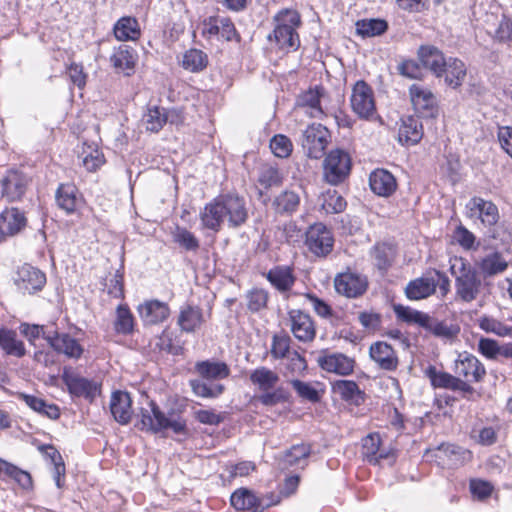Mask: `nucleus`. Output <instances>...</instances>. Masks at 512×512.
I'll use <instances>...</instances> for the list:
<instances>
[{
    "mask_svg": "<svg viewBox=\"0 0 512 512\" xmlns=\"http://www.w3.org/2000/svg\"><path fill=\"white\" fill-rule=\"evenodd\" d=\"M172 239L186 251H197L200 247L198 238L187 228L179 225L172 231Z\"/></svg>",
    "mask_w": 512,
    "mask_h": 512,
    "instance_id": "69168bd1",
    "label": "nucleus"
},
{
    "mask_svg": "<svg viewBox=\"0 0 512 512\" xmlns=\"http://www.w3.org/2000/svg\"><path fill=\"white\" fill-rule=\"evenodd\" d=\"M369 281L365 275L347 268L334 277L335 291L346 298L356 299L362 297L368 290Z\"/></svg>",
    "mask_w": 512,
    "mask_h": 512,
    "instance_id": "9d476101",
    "label": "nucleus"
},
{
    "mask_svg": "<svg viewBox=\"0 0 512 512\" xmlns=\"http://www.w3.org/2000/svg\"><path fill=\"white\" fill-rule=\"evenodd\" d=\"M220 197L228 226L231 228L243 226L249 217L245 198L237 193L220 194Z\"/></svg>",
    "mask_w": 512,
    "mask_h": 512,
    "instance_id": "6ab92c4d",
    "label": "nucleus"
},
{
    "mask_svg": "<svg viewBox=\"0 0 512 512\" xmlns=\"http://www.w3.org/2000/svg\"><path fill=\"white\" fill-rule=\"evenodd\" d=\"M19 399L22 400L30 409L51 420H57L60 415V408L55 403H48L43 398L26 393H20Z\"/></svg>",
    "mask_w": 512,
    "mask_h": 512,
    "instance_id": "37998d69",
    "label": "nucleus"
},
{
    "mask_svg": "<svg viewBox=\"0 0 512 512\" xmlns=\"http://www.w3.org/2000/svg\"><path fill=\"white\" fill-rule=\"evenodd\" d=\"M290 384L297 396L310 403H318L325 394L324 385L321 382H305L299 379H293Z\"/></svg>",
    "mask_w": 512,
    "mask_h": 512,
    "instance_id": "79ce46f5",
    "label": "nucleus"
},
{
    "mask_svg": "<svg viewBox=\"0 0 512 512\" xmlns=\"http://www.w3.org/2000/svg\"><path fill=\"white\" fill-rule=\"evenodd\" d=\"M300 206V196L292 190H284L272 201V208L276 214L292 215Z\"/></svg>",
    "mask_w": 512,
    "mask_h": 512,
    "instance_id": "de8ad7c7",
    "label": "nucleus"
},
{
    "mask_svg": "<svg viewBox=\"0 0 512 512\" xmlns=\"http://www.w3.org/2000/svg\"><path fill=\"white\" fill-rule=\"evenodd\" d=\"M55 199L58 207L66 214H76L84 202L82 194L74 183L59 184Z\"/></svg>",
    "mask_w": 512,
    "mask_h": 512,
    "instance_id": "393cba45",
    "label": "nucleus"
},
{
    "mask_svg": "<svg viewBox=\"0 0 512 512\" xmlns=\"http://www.w3.org/2000/svg\"><path fill=\"white\" fill-rule=\"evenodd\" d=\"M143 123L147 131L158 133L167 123L166 109L157 105H147L143 115Z\"/></svg>",
    "mask_w": 512,
    "mask_h": 512,
    "instance_id": "864d4df0",
    "label": "nucleus"
},
{
    "mask_svg": "<svg viewBox=\"0 0 512 512\" xmlns=\"http://www.w3.org/2000/svg\"><path fill=\"white\" fill-rule=\"evenodd\" d=\"M110 410L118 423L121 425L128 424L133 414L130 394L123 391H115L111 397Z\"/></svg>",
    "mask_w": 512,
    "mask_h": 512,
    "instance_id": "473e14b6",
    "label": "nucleus"
},
{
    "mask_svg": "<svg viewBox=\"0 0 512 512\" xmlns=\"http://www.w3.org/2000/svg\"><path fill=\"white\" fill-rule=\"evenodd\" d=\"M369 186L374 194L387 198L396 192L398 183L390 171L377 168L369 175Z\"/></svg>",
    "mask_w": 512,
    "mask_h": 512,
    "instance_id": "7c9ffc66",
    "label": "nucleus"
},
{
    "mask_svg": "<svg viewBox=\"0 0 512 512\" xmlns=\"http://www.w3.org/2000/svg\"><path fill=\"white\" fill-rule=\"evenodd\" d=\"M189 386L192 392L200 398L215 399L221 396L225 391V386L220 383L208 385L200 379H191Z\"/></svg>",
    "mask_w": 512,
    "mask_h": 512,
    "instance_id": "bf43d9fd",
    "label": "nucleus"
},
{
    "mask_svg": "<svg viewBox=\"0 0 512 512\" xmlns=\"http://www.w3.org/2000/svg\"><path fill=\"white\" fill-rule=\"evenodd\" d=\"M469 491L478 501H485L491 497L494 486L491 482L480 478H472L469 480Z\"/></svg>",
    "mask_w": 512,
    "mask_h": 512,
    "instance_id": "338daca9",
    "label": "nucleus"
},
{
    "mask_svg": "<svg viewBox=\"0 0 512 512\" xmlns=\"http://www.w3.org/2000/svg\"><path fill=\"white\" fill-rule=\"evenodd\" d=\"M44 339L57 354L69 359L78 360L84 353L83 345L69 333L55 331L52 336H44Z\"/></svg>",
    "mask_w": 512,
    "mask_h": 512,
    "instance_id": "4be33fe9",
    "label": "nucleus"
},
{
    "mask_svg": "<svg viewBox=\"0 0 512 512\" xmlns=\"http://www.w3.org/2000/svg\"><path fill=\"white\" fill-rule=\"evenodd\" d=\"M332 390L342 400L359 405L364 399V393L353 380H337L332 384Z\"/></svg>",
    "mask_w": 512,
    "mask_h": 512,
    "instance_id": "8fccbe9b",
    "label": "nucleus"
},
{
    "mask_svg": "<svg viewBox=\"0 0 512 512\" xmlns=\"http://www.w3.org/2000/svg\"><path fill=\"white\" fill-rule=\"evenodd\" d=\"M369 355L377 366L385 371H395L399 365L397 352L385 341H376L369 348Z\"/></svg>",
    "mask_w": 512,
    "mask_h": 512,
    "instance_id": "cd10ccee",
    "label": "nucleus"
},
{
    "mask_svg": "<svg viewBox=\"0 0 512 512\" xmlns=\"http://www.w3.org/2000/svg\"><path fill=\"white\" fill-rule=\"evenodd\" d=\"M202 36L211 39L218 36L222 41L240 43L241 34L229 16L212 15L203 20Z\"/></svg>",
    "mask_w": 512,
    "mask_h": 512,
    "instance_id": "1a4fd4ad",
    "label": "nucleus"
},
{
    "mask_svg": "<svg viewBox=\"0 0 512 512\" xmlns=\"http://www.w3.org/2000/svg\"><path fill=\"white\" fill-rule=\"evenodd\" d=\"M424 375L429 379L430 385L434 389H446L451 391H458L461 394V387L456 374L439 370L434 365H429L424 370Z\"/></svg>",
    "mask_w": 512,
    "mask_h": 512,
    "instance_id": "72a5a7b5",
    "label": "nucleus"
},
{
    "mask_svg": "<svg viewBox=\"0 0 512 512\" xmlns=\"http://www.w3.org/2000/svg\"><path fill=\"white\" fill-rule=\"evenodd\" d=\"M393 311L397 321L407 325H416L423 329L428 323V313L422 312L402 304H394Z\"/></svg>",
    "mask_w": 512,
    "mask_h": 512,
    "instance_id": "09e8293b",
    "label": "nucleus"
},
{
    "mask_svg": "<svg viewBox=\"0 0 512 512\" xmlns=\"http://www.w3.org/2000/svg\"><path fill=\"white\" fill-rule=\"evenodd\" d=\"M444 69L445 73L442 78L447 86L456 89L463 84L467 75V69L462 60L456 57H449Z\"/></svg>",
    "mask_w": 512,
    "mask_h": 512,
    "instance_id": "49530a36",
    "label": "nucleus"
},
{
    "mask_svg": "<svg viewBox=\"0 0 512 512\" xmlns=\"http://www.w3.org/2000/svg\"><path fill=\"white\" fill-rule=\"evenodd\" d=\"M3 474L16 482L23 490L30 491L33 489V479L28 471L23 470L10 462H6Z\"/></svg>",
    "mask_w": 512,
    "mask_h": 512,
    "instance_id": "052dcab7",
    "label": "nucleus"
},
{
    "mask_svg": "<svg viewBox=\"0 0 512 512\" xmlns=\"http://www.w3.org/2000/svg\"><path fill=\"white\" fill-rule=\"evenodd\" d=\"M230 505L237 512H263L265 510L262 499L246 487L237 488L231 494Z\"/></svg>",
    "mask_w": 512,
    "mask_h": 512,
    "instance_id": "c756f323",
    "label": "nucleus"
},
{
    "mask_svg": "<svg viewBox=\"0 0 512 512\" xmlns=\"http://www.w3.org/2000/svg\"><path fill=\"white\" fill-rule=\"evenodd\" d=\"M273 21L275 26L268 39L274 40L280 50L297 51L301 43L297 32L302 24L300 13L296 9L283 8L274 15Z\"/></svg>",
    "mask_w": 512,
    "mask_h": 512,
    "instance_id": "f257e3e1",
    "label": "nucleus"
},
{
    "mask_svg": "<svg viewBox=\"0 0 512 512\" xmlns=\"http://www.w3.org/2000/svg\"><path fill=\"white\" fill-rule=\"evenodd\" d=\"M136 427L145 432L159 433L167 429L165 412H163L154 400H148L145 407H141L137 415Z\"/></svg>",
    "mask_w": 512,
    "mask_h": 512,
    "instance_id": "aec40b11",
    "label": "nucleus"
},
{
    "mask_svg": "<svg viewBox=\"0 0 512 512\" xmlns=\"http://www.w3.org/2000/svg\"><path fill=\"white\" fill-rule=\"evenodd\" d=\"M316 363L323 371L340 376H348L354 373L356 361L340 352H330L329 349L318 351Z\"/></svg>",
    "mask_w": 512,
    "mask_h": 512,
    "instance_id": "4468645a",
    "label": "nucleus"
},
{
    "mask_svg": "<svg viewBox=\"0 0 512 512\" xmlns=\"http://www.w3.org/2000/svg\"><path fill=\"white\" fill-rule=\"evenodd\" d=\"M81 157L82 164L89 173L98 171L106 162L103 152L97 146L86 143L82 146Z\"/></svg>",
    "mask_w": 512,
    "mask_h": 512,
    "instance_id": "603ef678",
    "label": "nucleus"
},
{
    "mask_svg": "<svg viewBox=\"0 0 512 512\" xmlns=\"http://www.w3.org/2000/svg\"><path fill=\"white\" fill-rule=\"evenodd\" d=\"M250 381L258 387L260 391H268L275 387L279 381V375L267 367H259L250 374Z\"/></svg>",
    "mask_w": 512,
    "mask_h": 512,
    "instance_id": "6e6d98bb",
    "label": "nucleus"
},
{
    "mask_svg": "<svg viewBox=\"0 0 512 512\" xmlns=\"http://www.w3.org/2000/svg\"><path fill=\"white\" fill-rule=\"evenodd\" d=\"M270 149L278 158H288L293 151V144L284 134H276L270 140Z\"/></svg>",
    "mask_w": 512,
    "mask_h": 512,
    "instance_id": "774afa93",
    "label": "nucleus"
},
{
    "mask_svg": "<svg viewBox=\"0 0 512 512\" xmlns=\"http://www.w3.org/2000/svg\"><path fill=\"white\" fill-rule=\"evenodd\" d=\"M312 454V445L310 443H300L292 445L287 449L282 457L286 468L300 466L305 468L308 465V458Z\"/></svg>",
    "mask_w": 512,
    "mask_h": 512,
    "instance_id": "c03bdc74",
    "label": "nucleus"
},
{
    "mask_svg": "<svg viewBox=\"0 0 512 512\" xmlns=\"http://www.w3.org/2000/svg\"><path fill=\"white\" fill-rule=\"evenodd\" d=\"M291 338L285 333H276L272 336L270 355L274 360H284L289 356L291 350Z\"/></svg>",
    "mask_w": 512,
    "mask_h": 512,
    "instance_id": "680f3d73",
    "label": "nucleus"
},
{
    "mask_svg": "<svg viewBox=\"0 0 512 512\" xmlns=\"http://www.w3.org/2000/svg\"><path fill=\"white\" fill-rule=\"evenodd\" d=\"M320 200L321 209L326 214H339L344 212L347 207V201L335 189H328L323 192L320 196Z\"/></svg>",
    "mask_w": 512,
    "mask_h": 512,
    "instance_id": "5fc2aeb1",
    "label": "nucleus"
},
{
    "mask_svg": "<svg viewBox=\"0 0 512 512\" xmlns=\"http://www.w3.org/2000/svg\"><path fill=\"white\" fill-rule=\"evenodd\" d=\"M349 102L352 112L359 119L365 121L381 119L376 107L374 90L365 80H357L353 84Z\"/></svg>",
    "mask_w": 512,
    "mask_h": 512,
    "instance_id": "39448f33",
    "label": "nucleus"
},
{
    "mask_svg": "<svg viewBox=\"0 0 512 512\" xmlns=\"http://www.w3.org/2000/svg\"><path fill=\"white\" fill-rule=\"evenodd\" d=\"M285 324L294 338L301 343H311L316 338V322L308 312L290 309L287 312Z\"/></svg>",
    "mask_w": 512,
    "mask_h": 512,
    "instance_id": "6e6552de",
    "label": "nucleus"
},
{
    "mask_svg": "<svg viewBox=\"0 0 512 512\" xmlns=\"http://www.w3.org/2000/svg\"><path fill=\"white\" fill-rule=\"evenodd\" d=\"M114 37L120 42L138 41L141 37V27L138 20L132 16H123L113 27Z\"/></svg>",
    "mask_w": 512,
    "mask_h": 512,
    "instance_id": "e433bc0d",
    "label": "nucleus"
},
{
    "mask_svg": "<svg viewBox=\"0 0 512 512\" xmlns=\"http://www.w3.org/2000/svg\"><path fill=\"white\" fill-rule=\"evenodd\" d=\"M446 297L451 290V281L445 272L428 268L420 277L410 280L404 288V295L410 301L428 299L436 294Z\"/></svg>",
    "mask_w": 512,
    "mask_h": 512,
    "instance_id": "7ed1b4c3",
    "label": "nucleus"
},
{
    "mask_svg": "<svg viewBox=\"0 0 512 512\" xmlns=\"http://www.w3.org/2000/svg\"><path fill=\"white\" fill-rule=\"evenodd\" d=\"M418 116H407L402 119L398 132V140L402 144L415 145L424 135L423 125Z\"/></svg>",
    "mask_w": 512,
    "mask_h": 512,
    "instance_id": "f704fd0d",
    "label": "nucleus"
},
{
    "mask_svg": "<svg viewBox=\"0 0 512 512\" xmlns=\"http://www.w3.org/2000/svg\"><path fill=\"white\" fill-rule=\"evenodd\" d=\"M266 279L280 292H287L292 289L296 282L293 268L285 265H278L271 268L266 274Z\"/></svg>",
    "mask_w": 512,
    "mask_h": 512,
    "instance_id": "c9c22d12",
    "label": "nucleus"
},
{
    "mask_svg": "<svg viewBox=\"0 0 512 512\" xmlns=\"http://www.w3.org/2000/svg\"><path fill=\"white\" fill-rule=\"evenodd\" d=\"M208 63L207 54L200 49L191 48L183 54L182 67L192 73L203 71Z\"/></svg>",
    "mask_w": 512,
    "mask_h": 512,
    "instance_id": "13d9d810",
    "label": "nucleus"
},
{
    "mask_svg": "<svg viewBox=\"0 0 512 512\" xmlns=\"http://www.w3.org/2000/svg\"><path fill=\"white\" fill-rule=\"evenodd\" d=\"M494 43L512 46V18L503 14L494 32L490 34Z\"/></svg>",
    "mask_w": 512,
    "mask_h": 512,
    "instance_id": "e2e57ef3",
    "label": "nucleus"
},
{
    "mask_svg": "<svg viewBox=\"0 0 512 512\" xmlns=\"http://www.w3.org/2000/svg\"><path fill=\"white\" fill-rule=\"evenodd\" d=\"M221 200L220 195L214 197L200 211L199 217L203 229L213 231L214 233H218L222 229L225 215Z\"/></svg>",
    "mask_w": 512,
    "mask_h": 512,
    "instance_id": "a878e982",
    "label": "nucleus"
},
{
    "mask_svg": "<svg viewBox=\"0 0 512 512\" xmlns=\"http://www.w3.org/2000/svg\"><path fill=\"white\" fill-rule=\"evenodd\" d=\"M382 438L379 432H371L361 439V457L370 465H380L383 460L395 459L396 453L393 449L382 446Z\"/></svg>",
    "mask_w": 512,
    "mask_h": 512,
    "instance_id": "dca6fc26",
    "label": "nucleus"
},
{
    "mask_svg": "<svg viewBox=\"0 0 512 512\" xmlns=\"http://www.w3.org/2000/svg\"><path fill=\"white\" fill-rule=\"evenodd\" d=\"M356 34L362 38H371L384 34L388 30V22L380 18L359 19L355 23Z\"/></svg>",
    "mask_w": 512,
    "mask_h": 512,
    "instance_id": "3c124183",
    "label": "nucleus"
},
{
    "mask_svg": "<svg viewBox=\"0 0 512 512\" xmlns=\"http://www.w3.org/2000/svg\"><path fill=\"white\" fill-rule=\"evenodd\" d=\"M0 348L6 355L22 358L27 351L25 344L17 336L15 330L1 326L0 328Z\"/></svg>",
    "mask_w": 512,
    "mask_h": 512,
    "instance_id": "ea45409f",
    "label": "nucleus"
},
{
    "mask_svg": "<svg viewBox=\"0 0 512 512\" xmlns=\"http://www.w3.org/2000/svg\"><path fill=\"white\" fill-rule=\"evenodd\" d=\"M475 267L483 278L497 276L508 268V262L501 252L493 251L479 258Z\"/></svg>",
    "mask_w": 512,
    "mask_h": 512,
    "instance_id": "2f4dec72",
    "label": "nucleus"
},
{
    "mask_svg": "<svg viewBox=\"0 0 512 512\" xmlns=\"http://www.w3.org/2000/svg\"><path fill=\"white\" fill-rule=\"evenodd\" d=\"M137 312L144 323L156 325L165 322L170 317L171 309L168 303L151 299L138 305Z\"/></svg>",
    "mask_w": 512,
    "mask_h": 512,
    "instance_id": "c85d7f7f",
    "label": "nucleus"
},
{
    "mask_svg": "<svg viewBox=\"0 0 512 512\" xmlns=\"http://www.w3.org/2000/svg\"><path fill=\"white\" fill-rule=\"evenodd\" d=\"M137 322L127 304H120L115 311L113 329L116 334L123 336L133 335L136 331Z\"/></svg>",
    "mask_w": 512,
    "mask_h": 512,
    "instance_id": "58836bf2",
    "label": "nucleus"
},
{
    "mask_svg": "<svg viewBox=\"0 0 512 512\" xmlns=\"http://www.w3.org/2000/svg\"><path fill=\"white\" fill-rule=\"evenodd\" d=\"M417 58L422 67L430 71L436 78H442L448 59L434 45H421L417 50Z\"/></svg>",
    "mask_w": 512,
    "mask_h": 512,
    "instance_id": "b1692460",
    "label": "nucleus"
},
{
    "mask_svg": "<svg viewBox=\"0 0 512 512\" xmlns=\"http://www.w3.org/2000/svg\"><path fill=\"white\" fill-rule=\"evenodd\" d=\"M31 179L18 169H9L0 180V195L9 203L23 200Z\"/></svg>",
    "mask_w": 512,
    "mask_h": 512,
    "instance_id": "9b49d317",
    "label": "nucleus"
},
{
    "mask_svg": "<svg viewBox=\"0 0 512 512\" xmlns=\"http://www.w3.org/2000/svg\"><path fill=\"white\" fill-rule=\"evenodd\" d=\"M450 270L452 275H456V297L466 303L474 301L478 297L482 286L477 271L463 257H455Z\"/></svg>",
    "mask_w": 512,
    "mask_h": 512,
    "instance_id": "20e7f679",
    "label": "nucleus"
},
{
    "mask_svg": "<svg viewBox=\"0 0 512 512\" xmlns=\"http://www.w3.org/2000/svg\"><path fill=\"white\" fill-rule=\"evenodd\" d=\"M454 373L460 382L461 398L474 401L481 397L474 385L482 383L487 372L484 364L476 356L468 352L460 353L454 364Z\"/></svg>",
    "mask_w": 512,
    "mask_h": 512,
    "instance_id": "f03ea898",
    "label": "nucleus"
},
{
    "mask_svg": "<svg viewBox=\"0 0 512 512\" xmlns=\"http://www.w3.org/2000/svg\"><path fill=\"white\" fill-rule=\"evenodd\" d=\"M194 369L205 380H221L228 378L230 375V368L223 361H198L195 363Z\"/></svg>",
    "mask_w": 512,
    "mask_h": 512,
    "instance_id": "4c0bfd02",
    "label": "nucleus"
},
{
    "mask_svg": "<svg viewBox=\"0 0 512 512\" xmlns=\"http://www.w3.org/2000/svg\"><path fill=\"white\" fill-rule=\"evenodd\" d=\"M138 61L137 51L129 45L121 44L113 49L109 63L115 73L130 77L135 73Z\"/></svg>",
    "mask_w": 512,
    "mask_h": 512,
    "instance_id": "5701e85b",
    "label": "nucleus"
},
{
    "mask_svg": "<svg viewBox=\"0 0 512 512\" xmlns=\"http://www.w3.org/2000/svg\"><path fill=\"white\" fill-rule=\"evenodd\" d=\"M256 469L251 461H241L236 464L226 465L224 471L226 474H220L223 483L230 484L236 477H246Z\"/></svg>",
    "mask_w": 512,
    "mask_h": 512,
    "instance_id": "0e129e2a",
    "label": "nucleus"
},
{
    "mask_svg": "<svg viewBox=\"0 0 512 512\" xmlns=\"http://www.w3.org/2000/svg\"><path fill=\"white\" fill-rule=\"evenodd\" d=\"M409 96L418 117L435 119L439 116L440 107L434 93L419 84H412L409 87Z\"/></svg>",
    "mask_w": 512,
    "mask_h": 512,
    "instance_id": "f8f14e48",
    "label": "nucleus"
},
{
    "mask_svg": "<svg viewBox=\"0 0 512 512\" xmlns=\"http://www.w3.org/2000/svg\"><path fill=\"white\" fill-rule=\"evenodd\" d=\"M186 406L183 401L175 399L165 413L167 429L172 430L175 434H184L187 431V422L183 417Z\"/></svg>",
    "mask_w": 512,
    "mask_h": 512,
    "instance_id": "a18cd8bd",
    "label": "nucleus"
},
{
    "mask_svg": "<svg viewBox=\"0 0 512 512\" xmlns=\"http://www.w3.org/2000/svg\"><path fill=\"white\" fill-rule=\"evenodd\" d=\"M334 243V234L324 223L316 222L306 229L304 244L315 257L326 258L333 251Z\"/></svg>",
    "mask_w": 512,
    "mask_h": 512,
    "instance_id": "0eeeda50",
    "label": "nucleus"
},
{
    "mask_svg": "<svg viewBox=\"0 0 512 512\" xmlns=\"http://www.w3.org/2000/svg\"><path fill=\"white\" fill-rule=\"evenodd\" d=\"M61 379L66 385L69 394L73 397L85 398L92 401L97 394V384L81 376L72 367L63 368Z\"/></svg>",
    "mask_w": 512,
    "mask_h": 512,
    "instance_id": "f3484780",
    "label": "nucleus"
},
{
    "mask_svg": "<svg viewBox=\"0 0 512 512\" xmlns=\"http://www.w3.org/2000/svg\"><path fill=\"white\" fill-rule=\"evenodd\" d=\"M329 141L330 132L320 123L308 125L302 134V147L311 159L322 158Z\"/></svg>",
    "mask_w": 512,
    "mask_h": 512,
    "instance_id": "ddd939ff",
    "label": "nucleus"
},
{
    "mask_svg": "<svg viewBox=\"0 0 512 512\" xmlns=\"http://www.w3.org/2000/svg\"><path fill=\"white\" fill-rule=\"evenodd\" d=\"M13 280L18 290L24 294H34L41 291L47 281L44 272L27 263L17 268Z\"/></svg>",
    "mask_w": 512,
    "mask_h": 512,
    "instance_id": "a211bd4d",
    "label": "nucleus"
},
{
    "mask_svg": "<svg viewBox=\"0 0 512 512\" xmlns=\"http://www.w3.org/2000/svg\"><path fill=\"white\" fill-rule=\"evenodd\" d=\"M352 159L343 149H333L325 157L323 162V178L330 185L343 183L350 175Z\"/></svg>",
    "mask_w": 512,
    "mask_h": 512,
    "instance_id": "423d86ee",
    "label": "nucleus"
},
{
    "mask_svg": "<svg viewBox=\"0 0 512 512\" xmlns=\"http://www.w3.org/2000/svg\"><path fill=\"white\" fill-rule=\"evenodd\" d=\"M206 322L203 309L194 304L186 303L179 309L177 325L181 332L194 333Z\"/></svg>",
    "mask_w": 512,
    "mask_h": 512,
    "instance_id": "bb28decb",
    "label": "nucleus"
},
{
    "mask_svg": "<svg viewBox=\"0 0 512 512\" xmlns=\"http://www.w3.org/2000/svg\"><path fill=\"white\" fill-rule=\"evenodd\" d=\"M423 329L434 337L445 341L455 339L460 332L459 325L448 322L447 320H439L429 314L427 326H424Z\"/></svg>",
    "mask_w": 512,
    "mask_h": 512,
    "instance_id": "a19ab883",
    "label": "nucleus"
},
{
    "mask_svg": "<svg viewBox=\"0 0 512 512\" xmlns=\"http://www.w3.org/2000/svg\"><path fill=\"white\" fill-rule=\"evenodd\" d=\"M465 215L470 220H479L485 227L495 226L499 219V209L491 200L474 196L465 205Z\"/></svg>",
    "mask_w": 512,
    "mask_h": 512,
    "instance_id": "2eb2a0df",
    "label": "nucleus"
},
{
    "mask_svg": "<svg viewBox=\"0 0 512 512\" xmlns=\"http://www.w3.org/2000/svg\"><path fill=\"white\" fill-rule=\"evenodd\" d=\"M25 211L18 207H5L0 212V242L21 233L27 226Z\"/></svg>",
    "mask_w": 512,
    "mask_h": 512,
    "instance_id": "412c9836",
    "label": "nucleus"
},
{
    "mask_svg": "<svg viewBox=\"0 0 512 512\" xmlns=\"http://www.w3.org/2000/svg\"><path fill=\"white\" fill-rule=\"evenodd\" d=\"M283 174L277 166L263 164L258 172V184L265 190L280 187L283 184Z\"/></svg>",
    "mask_w": 512,
    "mask_h": 512,
    "instance_id": "4d7b16f0",
    "label": "nucleus"
}]
</instances>
